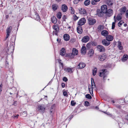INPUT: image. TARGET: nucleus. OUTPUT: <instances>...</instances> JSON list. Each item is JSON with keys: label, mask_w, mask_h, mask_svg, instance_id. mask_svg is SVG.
I'll use <instances>...</instances> for the list:
<instances>
[{"label": "nucleus", "mask_w": 128, "mask_h": 128, "mask_svg": "<svg viewBox=\"0 0 128 128\" xmlns=\"http://www.w3.org/2000/svg\"><path fill=\"white\" fill-rule=\"evenodd\" d=\"M101 10L102 12L99 13L98 14L99 16H102L103 15L102 12L103 13H106L108 10L107 6L105 5L102 6L101 7Z\"/></svg>", "instance_id": "nucleus-1"}, {"label": "nucleus", "mask_w": 128, "mask_h": 128, "mask_svg": "<svg viewBox=\"0 0 128 128\" xmlns=\"http://www.w3.org/2000/svg\"><path fill=\"white\" fill-rule=\"evenodd\" d=\"M78 53V50L76 48H74L72 50V53L69 54L68 56L71 58H73L74 56L77 55Z\"/></svg>", "instance_id": "nucleus-2"}, {"label": "nucleus", "mask_w": 128, "mask_h": 128, "mask_svg": "<svg viewBox=\"0 0 128 128\" xmlns=\"http://www.w3.org/2000/svg\"><path fill=\"white\" fill-rule=\"evenodd\" d=\"M12 29V27L11 26H8L6 29V33L7 34L5 39V40H6L8 36H10L11 32Z\"/></svg>", "instance_id": "nucleus-3"}, {"label": "nucleus", "mask_w": 128, "mask_h": 128, "mask_svg": "<svg viewBox=\"0 0 128 128\" xmlns=\"http://www.w3.org/2000/svg\"><path fill=\"white\" fill-rule=\"evenodd\" d=\"M107 57V55L106 53H104L101 55H99L98 56V59L101 61H103L106 59Z\"/></svg>", "instance_id": "nucleus-4"}, {"label": "nucleus", "mask_w": 128, "mask_h": 128, "mask_svg": "<svg viewBox=\"0 0 128 128\" xmlns=\"http://www.w3.org/2000/svg\"><path fill=\"white\" fill-rule=\"evenodd\" d=\"M98 50L100 52H104L106 49L103 46L101 45H98L96 47Z\"/></svg>", "instance_id": "nucleus-5"}, {"label": "nucleus", "mask_w": 128, "mask_h": 128, "mask_svg": "<svg viewBox=\"0 0 128 128\" xmlns=\"http://www.w3.org/2000/svg\"><path fill=\"white\" fill-rule=\"evenodd\" d=\"M46 108L44 104L39 105L38 107V110L43 112L44 111Z\"/></svg>", "instance_id": "nucleus-6"}, {"label": "nucleus", "mask_w": 128, "mask_h": 128, "mask_svg": "<svg viewBox=\"0 0 128 128\" xmlns=\"http://www.w3.org/2000/svg\"><path fill=\"white\" fill-rule=\"evenodd\" d=\"M106 69H103L102 70V72L100 73L99 76L100 77L103 76V78L104 80H105L106 78V75L105 74Z\"/></svg>", "instance_id": "nucleus-7"}, {"label": "nucleus", "mask_w": 128, "mask_h": 128, "mask_svg": "<svg viewBox=\"0 0 128 128\" xmlns=\"http://www.w3.org/2000/svg\"><path fill=\"white\" fill-rule=\"evenodd\" d=\"M88 23L90 25H93L96 22V20L95 19L90 18H88Z\"/></svg>", "instance_id": "nucleus-8"}, {"label": "nucleus", "mask_w": 128, "mask_h": 128, "mask_svg": "<svg viewBox=\"0 0 128 128\" xmlns=\"http://www.w3.org/2000/svg\"><path fill=\"white\" fill-rule=\"evenodd\" d=\"M86 20L85 18H83L80 19L78 21V24L79 26H81L85 24Z\"/></svg>", "instance_id": "nucleus-9"}, {"label": "nucleus", "mask_w": 128, "mask_h": 128, "mask_svg": "<svg viewBox=\"0 0 128 128\" xmlns=\"http://www.w3.org/2000/svg\"><path fill=\"white\" fill-rule=\"evenodd\" d=\"M106 16L110 17L113 14V11L112 9H109L108 10L106 13Z\"/></svg>", "instance_id": "nucleus-10"}, {"label": "nucleus", "mask_w": 128, "mask_h": 128, "mask_svg": "<svg viewBox=\"0 0 128 128\" xmlns=\"http://www.w3.org/2000/svg\"><path fill=\"white\" fill-rule=\"evenodd\" d=\"M102 44L105 46H108L110 44V42L106 40V39H103L102 41Z\"/></svg>", "instance_id": "nucleus-11"}, {"label": "nucleus", "mask_w": 128, "mask_h": 128, "mask_svg": "<svg viewBox=\"0 0 128 128\" xmlns=\"http://www.w3.org/2000/svg\"><path fill=\"white\" fill-rule=\"evenodd\" d=\"M90 39V38L88 36H86L84 37L82 40V42L86 43L88 42Z\"/></svg>", "instance_id": "nucleus-12"}, {"label": "nucleus", "mask_w": 128, "mask_h": 128, "mask_svg": "<svg viewBox=\"0 0 128 128\" xmlns=\"http://www.w3.org/2000/svg\"><path fill=\"white\" fill-rule=\"evenodd\" d=\"M68 9V7L65 4L62 5L61 6V10L64 12H66Z\"/></svg>", "instance_id": "nucleus-13"}, {"label": "nucleus", "mask_w": 128, "mask_h": 128, "mask_svg": "<svg viewBox=\"0 0 128 128\" xmlns=\"http://www.w3.org/2000/svg\"><path fill=\"white\" fill-rule=\"evenodd\" d=\"M79 12L80 14H83L84 16L87 15L86 11L84 8H81L80 9H79Z\"/></svg>", "instance_id": "nucleus-14"}, {"label": "nucleus", "mask_w": 128, "mask_h": 128, "mask_svg": "<svg viewBox=\"0 0 128 128\" xmlns=\"http://www.w3.org/2000/svg\"><path fill=\"white\" fill-rule=\"evenodd\" d=\"M91 85H92V94H93V88L96 87V85L95 84L94 81V80L92 78H91Z\"/></svg>", "instance_id": "nucleus-15"}, {"label": "nucleus", "mask_w": 128, "mask_h": 128, "mask_svg": "<svg viewBox=\"0 0 128 128\" xmlns=\"http://www.w3.org/2000/svg\"><path fill=\"white\" fill-rule=\"evenodd\" d=\"M63 38L64 40L66 41H68L70 39V36L68 34H65L63 36Z\"/></svg>", "instance_id": "nucleus-16"}, {"label": "nucleus", "mask_w": 128, "mask_h": 128, "mask_svg": "<svg viewBox=\"0 0 128 128\" xmlns=\"http://www.w3.org/2000/svg\"><path fill=\"white\" fill-rule=\"evenodd\" d=\"M77 31L78 33L80 34L82 33L83 30L82 27L81 26H79L77 28Z\"/></svg>", "instance_id": "nucleus-17"}, {"label": "nucleus", "mask_w": 128, "mask_h": 128, "mask_svg": "<svg viewBox=\"0 0 128 128\" xmlns=\"http://www.w3.org/2000/svg\"><path fill=\"white\" fill-rule=\"evenodd\" d=\"M86 66V64L83 62H80L78 66V68L80 69L82 68H84Z\"/></svg>", "instance_id": "nucleus-18"}, {"label": "nucleus", "mask_w": 128, "mask_h": 128, "mask_svg": "<svg viewBox=\"0 0 128 128\" xmlns=\"http://www.w3.org/2000/svg\"><path fill=\"white\" fill-rule=\"evenodd\" d=\"M114 38L113 36L110 35H108L106 37V40L109 42L112 41L113 40Z\"/></svg>", "instance_id": "nucleus-19"}, {"label": "nucleus", "mask_w": 128, "mask_h": 128, "mask_svg": "<svg viewBox=\"0 0 128 128\" xmlns=\"http://www.w3.org/2000/svg\"><path fill=\"white\" fill-rule=\"evenodd\" d=\"M101 34L102 36L106 37L108 35V32L106 30H104L101 32Z\"/></svg>", "instance_id": "nucleus-20"}, {"label": "nucleus", "mask_w": 128, "mask_h": 128, "mask_svg": "<svg viewBox=\"0 0 128 128\" xmlns=\"http://www.w3.org/2000/svg\"><path fill=\"white\" fill-rule=\"evenodd\" d=\"M34 18L38 21H40V17L38 14H35L33 16Z\"/></svg>", "instance_id": "nucleus-21"}, {"label": "nucleus", "mask_w": 128, "mask_h": 128, "mask_svg": "<svg viewBox=\"0 0 128 128\" xmlns=\"http://www.w3.org/2000/svg\"><path fill=\"white\" fill-rule=\"evenodd\" d=\"M65 54V49L64 48H62L60 52V54L62 56H64Z\"/></svg>", "instance_id": "nucleus-22"}, {"label": "nucleus", "mask_w": 128, "mask_h": 128, "mask_svg": "<svg viewBox=\"0 0 128 128\" xmlns=\"http://www.w3.org/2000/svg\"><path fill=\"white\" fill-rule=\"evenodd\" d=\"M73 68H64V70L66 72H70L72 73V69Z\"/></svg>", "instance_id": "nucleus-23"}, {"label": "nucleus", "mask_w": 128, "mask_h": 128, "mask_svg": "<svg viewBox=\"0 0 128 128\" xmlns=\"http://www.w3.org/2000/svg\"><path fill=\"white\" fill-rule=\"evenodd\" d=\"M86 48L84 46H83L82 48L81 51L82 54H85L86 53Z\"/></svg>", "instance_id": "nucleus-24"}, {"label": "nucleus", "mask_w": 128, "mask_h": 128, "mask_svg": "<svg viewBox=\"0 0 128 128\" xmlns=\"http://www.w3.org/2000/svg\"><path fill=\"white\" fill-rule=\"evenodd\" d=\"M118 47L120 50H122L123 49V47L122 46L121 42H120L118 41Z\"/></svg>", "instance_id": "nucleus-25"}, {"label": "nucleus", "mask_w": 128, "mask_h": 128, "mask_svg": "<svg viewBox=\"0 0 128 128\" xmlns=\"http://www.w3.org/2000/svg\"><path fill=\"white\" fill-rule=\"evenodd\" d=\"M52 28L55 30H59V28L58 24H55L52 26Z\"/></svg>", "instance_id": "nucleus-26"}, {"label": "nucleus", "mask_w": 128, "mask_h": 128, "mask_svg": "<svg viewBox=\"0 0 128 128\" xmlns=\"http://www.w3.org/2000/svg\"><path fill=\"white\" fill-rule=\"evenodd\" d=\"M128 58V56L127 54H124L123 55V57L122 59V61L124 62Z\"/></svg>", "instance_id": "nucleus-27"}, {"label": "nucleus", "mask_w": 128, "mask_h": 128, "mask_svg": "<svg viewBox=\"0 0 128 128\" xmlns=\"http://www.w3.org/2000/svg\"><path fill=\"white\" fill-rule=\"evenodd\" d=\"M94 50L92 49H90V50L88 52V55L90 56H92L94 54Z\"/></svg>", "instance_id": "nucleus-28"}, {"label": "nucleus", "mask_w": 128, "mask_h": 128, "mask_svg": "<svg viewBox=\"0 0 128 128\" xmlns=\"http://www.w3.org/2000/svg\"><path fill=\"white\" fill-rule=\"evenodd\" d=\"M52 22L54 24H56L57 22L56 18L54 16H52Z\"/></svg>", "instance_id": "nucleus-29"}, {"label": "nucleus", "mask_w": 128, "mask_h": 128, "mask_svg": "<svg viewBox=\"0 0 128 128\" xmlns=\"http://www.w3.org/2000/svg\"><path fill=\"white\" fill-rule=\"evenodd\" d=\"M90 3V0H86L84 2V4L85 6H87L89 5Z\"/></svg>", "instance_id": "nucleus-30"}, {"label": "nucleus", "mask_w": 128, "mask_h": 128, "mask_svg": "<svg viewBox=\"0 0 128 128\" xmlns=\"http://www.w3.org/2000/svg\"><path fill=\"white\" fill-rule=\"evenodd\" d=\"M126 7L125 6H124L120 9V12L122 13H124L126 12Z\"/></svg>", "instance_id": "nucleus-31"}, {"label": "nucleus", "mask_w": 128, "mask_h": 128, "mask_svg": "<svg viewBox=\"0 0 128 128\" xmlns=\"http://www.w3.org/2000/svg\"><path fill=\"white\" fill-rule=\"evenodd\" d=\"M12 92H10V94H15L16 92V89L15 88H12Z\"/></svg>", "instance_id": "nucleus-32"}, {"label": "nucleus", "mask_w": 128, "mask_h": 128, "mask_svg": "<svg viewBox=\"0 0 128 128\" xmlns=\"http://www.w3.org/2000/svg\"><path fill=\"white\" fill-rule=\"evenodd\" d=\"M59 30H54L52 32V35H54V34L58 36V33Z\"/></svg>", "instance_id": "nucleus-33"}, {"label": "nucleus", "mask_w": 128, "mask_h": 128, "mask_svg": "<svg viewBox=\"0 0 128 128\" xmlns=\"http://www.w3.org/2000/svg\"><path fill=\"white\" fill-rule=\"evenodd\" d=\"M57 6L56 4H54L52 5V6L53 10L55 11L57 9Z\"/></svg>", "instance_id": "nucleus-34"}, {"label": "nucleus", "mask_w": 128, "mask_h": 128, "mask_svg": "<svg viewBox=\"0 0 128 128\" xmlns=\"http://www.w3.org/2000/svg\"><path fill=\"white\" fill-rule=\"evenodd\" d=\"M121 15L122 14H118L116 18L118 20H120L122 19V17H121Z\"/></svg>", "instance_id": "nucleus-35"}, {"label": "nucleus", "mask_w": 128, "mask_h": 128, "mask_svg": "<svg viewBox=\"0 0 128 128\" xmlns=\"http://www.w3.org/2000/svg\"><path fill=\"white\" fill-rule=\"evenodd\" d=\"M14 48L13 46H12L10 47H9L8 50V52H12V51H13L14 50Z\"/></svg>", "instance_id": "nucleus-36"}, {"label": "nucleus", "mask_w": 128, "mask_h": 128, "mask_svg": "<svg viewBox=\"0 0 128 128\" xmlns=\"http://www.w3.org/2000/svg\"><path fill=\"white\" fill-rule=\"evenodd\" d=\"M62 14L60 12H58L57 14V18L59 19H60L61 18Z\"/></svg>", "instance_id": "nucleus-37"}, {"label": "nucleus", "mask_w": 128, "mask_h": 128, "mask_svg": "<svg viewBox=\"0 0 128 128\" xmlns=\"http://www.w3.org/2000/svg\"><path fill=\"white\" fill-rule=\"evenodd\" d=\"M55 107V105L53 104L51 106L50 109V113H52L53 110L54 109V108Z\"/></svg>", "instance_id": "nucleus-38"}, {"label": "nucleus", "mask_w": 128, "mask_h": 128, "mask_svg": "<svg viewBox=\"0 0 128 128\" xmlns=\"http://www.w3.org/2000/svg\"><path fill=\"white\" fill-rule=\"evenodd\" d=\"M107 4L108 5L110 6L113 4V3L111 0H108L107 1Z\"/></svg>", "instance_id": "nucleus-39"}, {"label": "nucleus", "mask_w": 128, "mask_h": 128, "mask_svg": "<svg viewBox=\"0 0 128 128\" xmlns=\"http://www.w3.org/2000/svg\"><path fill=\"white\" fill-rule=\"evenodd\" d=\"M97 68L96 67L94 68V69L92 71L93 75L94 76L96 75V73L97 72Z\"/></svg>", "instance_id": "nucleus-40"}, {"label": "nucleus", "mask_w": 128, "mask_h": 128, "mask_svg": "<svg viewBox=\"0 0 128 128\" xmlns=\"http://www.w3.org/2000/svg\"><path fill=\"white\" fill-rule=\"evenodd\" d=\"M78 18L75 14L73 16L72 18L74 21H75L78 19Z\"/></svg>", "instance_id": "nucleus-41"}, {"label": "nucleus", "mask_w": 128, "mask_h": 128, "mask_svg": "<svg viewBox=\"0 0 128 128\" xmlns=\"http://www.w3.org/2000/svg\"><path fill=\"white\" fill-rule=\"evenodd\" d=\"M86 98L90 99L92 98L91 96L89 94H87L86 95Z\"/></svg>", "instance_id": "nucleus-42"}, {"label": "nucleus", "mask_w": 128, "mask_h": 128, "mask_svg": "<svg viewBox=\"0 0 128 128\" xmlns=\"http://www.w3.org/2000/svg\"><path fill=\"white\" fill-rule=\"evenodd\" d=\"M103 26L102 25H100L98 27V31H101L102 28Z\"/></svg>", "instance_id": "nucleus-43"}, {"label": "nucleus", "mask_w": 128, "mask_h": 128, "mask_svg": "<svg viewBox=\"0 0 128 128\" xmlns=\"http://www.w3.org/2000/svg\"><path fill=\"white\" fill-rule=\"evenodd\" d=\"M123 23H124V22H123L122 21H120L119 22L118 24V26L119 27H120L122 25Z\"/></svg>", "instance_id": "nucleus-44"}, {"label": "nucleus", "mask_w": 128, "mask_h": 128, "mask_svg": "<svg viewBox=\"0 0 128 128\" xmlns=\"http://www.w3.org/2000/svg\"><path fill=\"white\" fill-rule=\"evenodd\" d=\"M61 60H58V63L60 64L61 66L63 68L64 66L63 64V63H62L61 62Z\"/></svg>", "instance_id": "nucleus-45"}, {"label": "nucleus", "mask_w": 128, "mask_h": 128, "mask_svg": "<svg viewBox=\"0 0 128 128\" xmlns=\"http://www.w3.org/2000/svg\"><path fill=\"white\" fill-rule=\"evenodd\" d=\"M76 104V102H75L74 100H72L71 102V104L72 106H74Z\"/></svg>", "instance_id": "nucleus-46"}, {"label": "nucleus", "mask_w": 128, "mask_h": 128, "mask_svg": "<svg viewBox=\"0 0 128 128\" xmlns=\"http://www.w3.org/2000/svg\"><path fill=\"white\" fill-rule=\"evenodd\" d=\"M15 38L14 37H12L10 39V41L12 42H15Z\"/></svg>", "instance_id": "nucleus-47"}, {"label": "nucleus", "mask_w": 128, "mask_h": 128, "mask_svg": "<svg viewBox=\"0 0 128 128\" xmlns=\"http://www.w3.org/2000/svg\"><path fill=\"white\" fill-rule=\"evenodd\" d=\"M63 95L66 97H67L68 95L67 94V92L66 91H64L63 92Z\"/></svg>", "instance_id": "nucleus-48"}, {"label": "nucleus", "mask_w": 128, "mask_h": 128, "mask_svg": "<svg viewBox=\"0 0 128 128\" xmlns=\"http://www.w3.org/2000/svg\"><path fill=\"white\" fill-rule=\"evenodd\" d=\"M70 8L71 10L72 11L71 12V14H74L75 13L74 10L72 7H71Z\"/></svg>", "instance_id": "nucleus-49"}, {"label": "nucleus", "mask_w": 128, "mask_h": 128, "mask_svg": "<svg viewBox=\"0 0 128 128\" xmlns=\"http://www.w3.org/2000/svg\"><path fill=\"white\" fill-rule=\"evenodd\" d=\"M92 44L93 46H96L97 45V44L96 42L95 41H93L92 42Z\"/></svg>", "instance_id": "nucleus-50"}, {"label": "nucleus", "mask_w": 128, "mask_h": 128, "mask_svg": "<svg viewBox=\"0 0 128 128\" xmlns=\"http://www.w3.org/2000/svg\"><path fill=\"white\" fill-rule=\"evenodd\" d=\"M90 43H88L86 45V46L87 48V49H89L90 48Z\"/></svg>", "instance_id": "nucleus-51"}, {"label": "nucleus", "mask_w": 128, "mask_h": 128, "mask_svg": "<svg viewBox=\"0 0 128 128\" xmlns=\"http://www.w3.org/2000/svg\"><path fill=\"white\" fill-rule=\"evenodd\" d=\"M115 24L114 22H112V30L114 29L115 26Z\"/></svg>", "instance_id": "nucleus-52"}, {"label": "nucleus", "mask_w": 128, "mask_h": 128, "mask_svg": "<svg viewBox=\"0 0 128 128\" xmlns=\"http://www.w3.org/2000/svg\"><path fill=\"white\" fill-rule=\"evenodd\" d=\"M89 103L87 101H86L85 102V106H89Z\"/></svg>", "instance_id": "nucleus-53"}, {"label": "nucleus", "mask_w": 128, "mask_h": 128, "mask_svg": "<svg viewBox=\"0 0 128 128\" xmlns=\"http://www.w3.org/2000/svg\"><path fill=\"white\" fill-rule=\"evenodd\" d=\"M96 2L94 0H93L91 2V4L92 5H95L96 4Z\"/></svg>", "instance_id": "nucleus-54"}, {"label": "nucleus", "mask_w": 128, "mask_h": 128, "mask_svg": "<svg viewBox=\"0 0 128 128\" xmlns=\"http://www.w3.org/2000/svg\"><path fill=\"white\" fill-rule=\"evenodd\" d=\"M79 2L78 0H74V4H77Z\"/></svg>", "instance_id": "nucleus-55"}, {"label": "nucleus", "mask_w": 128, "mask_h": 128, "mask_svg": "<svg viewBox=\"0 0 128 128\" xmlns=\"http://www.w3.org/2000/svg\"><path fill=\"white\" fill-rule=\"evenodd\" d=\"M63 80L65 82H66L68 81V79L66 77H64L63 78Z\"/></svg>", "instance_id": "nucleus-56"}, {"label": "nucleus", "mask_w": 128, "mask_h": 128, "mask_svg": "<svg viewBox=\"0 0 128 128\" xmlns=\"http://www.w3.org/2000/svg\"><path fill=\"white\" fill-rule=\"evenodd\" d=\"M2 84L0 85V92H1L2 89Z\"/></svg>", "instance_id": "nucleus-57"}, {"label": "nucleus", "mask_w": 128, "mask_h": 128, "mask_svg": "<svg viewBox=\"0 0 128 128\" xmlns=\"http://www.w3.org/2000/svg\"><path fill=\"white\" fill-rule=\"evenodd\" d=\"M126 18H128V10L126 11Z\"/></svg>", "instance_id": "nucleus-58"}, {"label": "nucleus", "mask_w": 128, "mask_h": 128, "mask_svg": "<svg viewBox=\"0 0 128 128\" xmlns=\"http://www.w3.org/2000/svg\"><path fill=\"white\" fill-rule=\"evenodd\" d=\"M57 41L58 43H60V42L61 41V39L60 38L59 39L58 38L57 39Z\"/></svg>", "instance_id": "nucleus-59"}, {"label": "nucleus", "mask_w": 128, "mask_h": 128, "mask_svg": "<svg viewBox=\"0 0 128 128\" xmlns=\"http://www.w3.org/2000/svg\"><path fill=\"white\" fill-rule=\"evenodd\" d=\"M65 86V84L64 83H62V86L63 88H64Z\"/></svg>", "instance_id": "nucleus-60"}, {"label": "nucleus", "mask_w": 128, "mask_h": 128, "mask_svg": "<svg viewBox=\"0 0 128 128\" xmlns=\"http://www.w3.org/2000/svg\"><path fill=\"white\" fill-rule=\"evenodd\" d=\"M17 102L16 101L14 102L12 104L14 106H16V105Z\"/></svg>", "instance_id": "nucleus-61"}, {"label": "nucleus", "mask_w": 128, "mask_h": 128, "mask_svg": "<svg viewBox=\"0 0 128 128\" xmlns=\"http://www.w3.org/2000/svg\"><path fill=\"white\" fill-rule=\"evenodd\" d=\"M116 107H117L119 108H121V106L120 105H116Z\"/></svg>", "instance_id": "nucleus-62"}, {"label": "nucleus", "mask_w": 128, "mask_h": 128, "mask_svg": "<svg viewBox=\"0 0 128 128\" xmlns=\"http://www.w3.org/2000/svg\"><path fill=\"white\" fill-rule=\"evenodd\" d=\"M62 18L64 19V20H65L66 19V16L65 15H64L62 17Z\"/></svg>", "instance_id": "nucleus-63"}, {"label": "nucleus", "mask_w": 128, "mask_h": 128, "mask_svg": "<svg viewBox=\"0 0 128 128\" xmlns=\"http://www.w3.org/2000/svg\"><path fill=\"white\" fill-rule=\"evenodd\" d=\"M9 17V16L8 15H6L5 16V17L6 19H7V18H8Z\"/></svg>", "instance_id": "nucleus-64"}]
</instances>
